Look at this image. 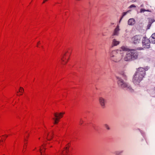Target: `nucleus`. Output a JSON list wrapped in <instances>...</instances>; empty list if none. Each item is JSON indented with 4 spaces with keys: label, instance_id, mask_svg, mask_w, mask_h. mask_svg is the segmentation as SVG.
I'll return each mask as SVG.
<instances>
[{
    "label": "nucleus",
    "instance_id": "obj_29",
    "mask_svg": "<svg viewBox=\"0 0 155 155\" xmlns=\"http://www.w3.org/2000/svg\"><path fill=\"white\" fill-rule=\"evenodd\" d=\"M82 122H83V121H80V124L81 125L82 124Z\"/></svg>",
    "mask_w": 155,
    "mask_h": 155
},
{
    "label": "nucleus",
    "instance_id": "obj_10",
    "mask_svg": "<svg viewBox=\"0 0 155 155\" xmlns=\"http://www.w3.org/2000/svg\"><path fill=\"white\" fill-rule=\"evenodd\" d=\"M53 132H51L50 133H46L45 137L47 139L48 141H49L53 137Z\"/></svg>",
    "mask_w": 155,
    "mask_h": 155
},
{
    "label": "nucleus",
    "instance_id": "obj_16",
    "mask_svg": "<svg viewBox=\"0 0 155 155\" xmlns=\"http://www.w3.org/2000/svg\"><path fill=\"white\" fill-rule=\"evenodd\" d=\"M24 91V89L22 87H20L19 89V92L21 94H19L18 93V92H17V95H21L22 94V93H23V92Z\"/></svg>",
    "mask_w": 155,
    "mask_h": 155
},
{
    "label": "nucleus",
    "instance_id": "obj_2",
    "mask_svg": "<svg viewBox=\"0 0 155 155\" xmlns=\"http://www.w3.org/2000/svg\"><path fill=\"white\" fill-rule=\"evenodd\" d=\"M145 74V70L144 68H138L133 76V82L135 85H137L142 80Z\"/></svg>",
    "mask_w": 155,
    "mask_h": 155
},
{
    "label": "nucleus",
    "instance_id": "obj_22",
    "mask_svg": "<svg viewBox=\"0 0 155 155\" xmlns=\"http://www.w3.org/2000/svg\"><path fill=\"white\" fill-rule=\"evenodd\" d=\"M136 7V6L135 5H132L129 7V8H135Z\"/></svg>",
    "mask_w": 155,
    "mask_h": 155
},
{
    "label": "nucleus",
    "instance_id": "obj_15",
    "mask_svg": "<svg viewBox=\"0 0 155 155\" xmlns=\"http://www.w3.org/2000/svg\"><path fill=\"white\" fill-rule=\"evenodd\" d=\"M150 40L152 43L155 44V33L153 34L151 37Z\"/></svg>",
    "mask_w": 155,
    "mask_h": 155
},
{
    "label": "nucleus",
    "instance_id": "obj_20",
    "mask_svg": "<svg viewBox=\"0 0 155 155\" xmlns=\"http://www.w3.org/2000/svg\"><path fill=\"white\" fill-rule=\"evenodd\" d=\"M154 21L153 19H149V23L151 24Z\"/></svg>",
    "mask_w": 155,
    "mask_h": 155
},
{
    "label": "nucleus",
    "instance_id": "obj_26",
    "mask_svg": "<svg viewBox=\"0 0 155 155\" xmlns=\"http://www.w3.org/2000/svg\"><path fill=\"white\" fill-rule=\"evenodd\" d=\"M136 1V0H132L131 2H134Z\"/></svg>",
    "mask_w": 155,
    "mask_h": 155
},
{
    "label": "nucleus",
    "instance_id": "obj_12",
    "mask_svg": "<svg viewBox=\"0 0 155 155\" xmlns=\"http://www.w3.org/2000/svg\"><path fill=\"white\" fill-rule=\"evenodd\" d=\"M68 146H66L64 150L60 151L59 155H66L68 153Z\"/></svg>",
    "mask_w": 155,
    "mask_h": 155
},
{
    "label": "nucleus",
    "instance_id": "obj_25",
    "mask_svg": "<svg viewBox=\"0 0 155 155\" xmlns=\"http://www.w3.org/2000/svg\"><path fill=\"white\" fill-rule=\"evenodd\" d=\"M151 24L148 23V25L147 26L148 29H149L150 28V27L151 26Z\"/></svg>",
    "mask_w": 155,
    "mask_h": 155
},
{
    "label": "nucleus",
    "instance_id": "obj_31",
    "mask_svg": "<svg viewBox=\"0 0 155 155\" xmlns=\"http://www.w3.org/2000/svg\"><path fill=\"white\" fill-rule=\"evenodd\" d=\"M47 143H50L49 142H48Z\"/></svg>",
    "mask_w": 155,
    "mask_h": 155
},
{
    "label": "nucleus",
    "instance_id": "obj_5",
    "mask_svg": "<svg viewBox=\"0 0 155 155\" xmlns=\"http://www.w3.org/2000/svg\"><path fill=\"white\" fill-rule=\"evenodd\" d=\"M64 113H55L54 114V116L55 117L53 118V119L54 121V124H57L59 120L62 117Z\"/></svg>",
    "mask_w": 155,
    "mask_h": 155
},
{
    "label": "nucleus",
    "instance_id": "obj_14",
    "mask_svg": "<svg viewBox=\"0 0 155 155\" xmlns=\"http://www.w3.org/2000/svg\"><path fill=\"white\" fill-rule=\"evenodd\" d=\"M135 23V20L134 18H130L128 21V24L129 25H133Z\"/></svg>",
    "mask_w": 155,
    "mask_h": 155
},
{
    "label": "nucleus",
    "instance_id": "obj_4",
    "mask_svg": "<svg viewBox=\"0 0 155 155\" xmlns=\"http://www.w3.org/2000/svg\"><path fill=\"white\" fill-rule=\"evenodd\" d=\"M70 55V53L68 51L65 52L62 55L61 62L62 64H65L68 62Z\"/></svg>",
    "mask_w": 155,
    "mask_h": 155
},
{
    "label": "nucleus",
    "instance_id": "obj_32",
    "mask_svg": "<svg viewBox=\"0 0 155 155\" xmlns=\"http://www.w3.org/2000/svg\"><path fill=\"white\" fill-rule=\"evenodd\" d=\"M58 4H59V3H60V2H58Z\"/></svg>",
    "mask_w": 155,
    "mask_h": 155
},
{
    "label": "nucleus",
    "instance_id": "obj_27",
    "mask_svg": "<svg viewBox=\"0 0 155 155\" xmlns=\"http://www.w3.org/2000/svg\"><path fill=\"white\" fill-rule=\"evenodd\" d=\"M40 44V43L39 42H38V43H37V47H38V45H39V44Z\"/></svg>",
    "mask_w": 155,
    "mask_h": 155
},
{
    "label": "nucleus",
    "instance_id": "obj_8",
    "mask_svg": "<svg viewBox=\"0 0 155 155\" xmlns=\"http://www.w3.org/2000/svg\"><path fill=\"white\" fill-rule=\"evenodd\" d=\"M142 38V36L140 35H136L132 38V41L134 44H137L140 42Z\"/></svg>",
    "mask_w": 155,
    "mask_h": 155
},
{
    "label": "nucleus",
    "instance_id": "obj_21",
    "mask_svg": "<svg viewBox=\"0 0 155 155\" xmlns=\"http://www.w3.org/2000/svg\"><path fill=\"white\" fill-rule=\"evenodd\" d=\"M105 127L106 128V129L108 130H109L110 129V128L109 126L107 124H104Z\"/></svg>",
    "mask_w": 155,
    "mask_h": 155
},
{
    "label": "nucleus",
    "instance_id": "obj_6",
    "mask_svg": "<svg viewBox=\"0 0 155 155\" xmlns=\"http://www.w3.org/2000/svg\"><path fill=\"white\" fill-rule=\"evenodd\" d=\"M142 42L143 48H150V40L147 37H143V38Z\"/></svg>",
    "mask_w": 155,
    "mask_h": 155
},
{
    "label": "nucleus",
    "instance_id": "obj_19",
    "mask_svg": "<svg viewBox=\"0 0 155 155\" xmlns=\"http://www.w3.org/2000/svg\"><path fill=\"white\" fill-rule=\"evenodd\" d=\"M7 137V136L6 135H5L4 136H3L2 138H0V141H3L4 140H5V138Z\"/></svg>",
    "mask_w": 155,
    "mask_h": 155
},
{
    "label": "nucleus",
    "instance_id": "obj_11",
    "mask_svg": "<svg viewBox=\"0 0 155 155\" xmlns=\"http://www.w3.org/2000/svg\"><path fill=\"white\" fill-rule=\"evenodd\" d=\"M120 43V41L117 39L114 38L112 40V46H116L119 45Z\"/></svg>",
    "mask_w": 155,
    "mask_h": 155
},
{
    "label": "nucleus",
    "instance_id": "obj_24",
    "mask_svg": "<svg viewBox=\"0 0 155 155\" xmlns=\"http://www.w3.org/2000/svg\"><path fill=\"white\" fill-rule=\"evenodd\" d=\"M28 137V136H27L26 137H24V140H25V142H24V144H25L26 143L25 142V141L27 140V138Z\"/></svg>",
    "mask_w": 155,
    "mask_h": 155
},
{
    "label": "nucleus",
    "instance_id": "obj_3",
    "mask_svg": "<svg viewBox=\"0 0 155 155\" xmlns=\"http://www.w3.org/2000/svg\"><path fill=\"white\" fill-rule=\"evenodd\" d=\"M116 78L117 80V83L119 87L125 89L131 92L133 91V90L131 88L129 84L124 81L122 79L119 77L116 76Z\"/></svg>",
    "mask_w": 155,
    "mask_h": 155
},
{
    "label": "nucleus",
    "instance_id": "obj_23",
    "mask_svg": "<svg viewBox=\"0 0 155 155\" xmlns=\"http://www.w3.org/2000/svg\"><path fill=\"white\" fill-rule=\"evenodd\" d=\"M145 12V9H143V8H141L140 10V13L143 12Z\"/></svg>",
    "mask_w": 155,
    "mask_h": 155
},
{
    "label": "nucleus",
    "instance_id": "obj_13",
    "mask_svg": "<svg viewBox=\"0 0 155 155\" xmlns=\"http://www.w3.org/2000/svg\"><path fill=\"white\" fill-rule=\"evenodd\" d=\"M45 143H44L42 145V146L40 147L38 150H37V151H40L41 152V154H42L43 152L44 151L45 149Z\"/></svg>",
    "mask_w": 155,
    "mask_h": 155
},
{
    "label": "nucleus",
    "instance_id": "obj_28",
    "mask_svg": "<svg viewBox=\"0 0 155 155\" xmlns=\"http://www.w3.org/2000/svg\"><path fill=\"white\" fill-rule=\"evenodd\" d=\"M48 0H44L43 3H44L45 2L47 1Z\"/></svg>",
    "mask_w": 155,
    "mask_h": 155
},
{
    "label": "nucleus",
    "instance_id": "obj_30",
    "mask_svg": "<svg viewBox=\"0 0 155 155\" xmlns=\"http://www.w3.org/2000/svg\"><path fill=\"white\" fill-rule=\"evenodd\" d=\"M145 12H150L149 10H145Z\"/></svg>",
    "mask_w": 155,
    "mask_h": 155
},
{
    "label": "nucleus",
    "instance_id": "obj_9",
    "mask_svg": "<svg viewBox=\"0 0 155 155\" xmlns=\"http://www.w3.org/2000/svg\"><path fill=\"white\" fill-rule=\"evenodd\" d=\"M99 101L100 104L102 108H104L105 107V104L106 102L105 99L102 97H99Z\"/></svg>",
    "mask_w": 155,
    "mask_h": 155
},
{
    "label": "nucleus",
    "instance_id": "obj_17",
    "mask_svg": "<svg viewBox=\"0 0 155 155\" xmlns=\"http://www.w3.org/2000/svg\"><path fill=\"white\" fill-rule=\"evenodd\" d=\"M130 11V10H128V11H127V12H124L123 13L122 15V17L121 18L120 20L119 21V23H120V21H121V20H122L123 17H124V16H125L127 13H129Z\"/></svg>",
    "mask_w": 155,
    "mask_h": 155
},
{
    "label": "nucleus",
    "instance_id": "obj_33",
    "mask_svg": "<svg viewBox=\"0 0 155 155\" xmlns=\"http://www.w3.org/2000/svg\"><path fill=\"white\" fill-rule=\"evenodd\" d=\"M35 149H36V147H35Z\"/></svg>",
    "mask_w": 155,
    "mask_h": 155
},
{
    "label": "nucleus",
    "instance_id": "obj_1",
    "mask_svg": "<svg viewBox=\"0 0 155 155\" xmlns=\"http://www.w3.org/2000/svg\"><path fill=\"white\" fill-rule=\"evenodd\" d=\"M137 52L134 50H129L126 46H122L119 49L112 51L110 54V60L118 62L124 60L130 61L135 60L138 56Z\"/></svg>",
    "mask_w": 155,
    "mask_h": 155
},
{
    "label": "nucleus",
    "instance_id": "obj_7",
    "mask_svg": "<svg viewBox=\"0 0 155 155\" xmlns=\"http://www.w3.org/2000/svg\"><path fill=\"white\" fill-rule=\"evenodd\" d=\"M120 24V23H119L118 24L116 28L114 30L111 36L112 38H114V36H117L119 35L120 31V27L119 26Z\"/></svg>",
    "mask_w": 155,
    "mask_h": 155
},
{
    "label": "nucleus",
    "instance_id": "obj_18",
    "mask_svg": "<svg viewBox=\"0 0 155 155\" xmlns=\"http://www.w3.org/2000/svg\"><path fill=\"white\" fill-rule=\"evenodd\" d=\"M123 152V151H116L115 152V155H121V153Z\"/></svg>",
    "mask_w": 155,
    "mask_h": 155
}]
</instances>
